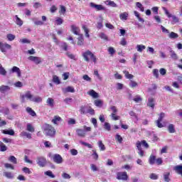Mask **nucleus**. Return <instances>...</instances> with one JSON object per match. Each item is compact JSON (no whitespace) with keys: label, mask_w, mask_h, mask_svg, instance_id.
Instances as JSON below:
<instances>
[{"label":"nucleus","mask_w":182,"mask_h":182,"mask_svg":"<svg viewBox=\"0 0 182 182\" xmlns=\"http://www.w3.org/2000/svg\"><path fill=\"white\" fill-rule=\"evenodd\" d=\"M25 99L30 100V102H33L34 103H41L42 102V97L33 95L31 91H27L21 95V102L23 103H25Z\"/></svg>","instance_id":"obj_1"},{"label":"nucleus","mask_w":182,"mask_h":182,"mask_svg":"<svg viewBox=\"0 0 182 182\" xmlns=\"http://www.w3.org/2000/svg\"><path fill=\"white\" fill-rule=\"evenodd\" d=\"M44 132L46 134V136H50V137H53L55 134H56V130H55V128L52 127L51 125H49L48 124H46L44 125Z\"/></svg>","instance_id":"obj_2"},{"label":"nucleus","mask_w":182,"mask_h":182,"mask_svg":"<svg viewBox=\"0 0 182 182\" xmlns=\"http://www.w3.org/2000/svg\"><path fill=\"white\" fill-rule=\"evenodd\" d=\"M163 11H164L165 12V15H166V16L168 18H172V23H178V22H180V20L178 19V18L177 16H176L175 15H172L171 14H170V12L168 11V10H167V9L166 7H163L162 8Z\"/></svg>","instance_id":"obj_3"},{"label":"nucleus","mask_w":182,"mask_h":182,"mask_svg":"<svg viewBox=\"0 0 182 182\" xmlns=\"http://www.w3.org/2000/svg\"><path fill=\"white\" fill-rule=\"evenodd\" d=\"M53 161L55 163V164H62L63 163V158L59 154H55L52 156Z\"/></svg>","instance_id":"obj_4"},{"label":"nucleus","mask_w":182,"mask_h":182,"mask_svg":"<svg viewBox=\"0 0 182 182\" xmlns=\"http://www.w3.org/2000/svg\"><path fill=\"white\" fill-rule=\"evenodd\" d=\"M12 49V46L7 43L0 42V50L2 53H6V50Z\"/></svg>","instance_id":"obj_5"},{"label":"nucleus","mask_w":182,"mask_h":182,"mask_svg":"<svg viewBox=\"0 0 182 182\" xmlns=\"http://www.w3.org/2000/svg\"><path fill=\"white\" fill-rule=\"evenodd\" d=\"M90 8H93L95 11H106V7L102 4H96L93 2L90 3Z\"/></svg>","instance_id":"obj_6"},{"label":"nucleus","mask_w":182,"mask_h":182,"mask_svg":"<svg viewBox=\"0 0 182 182\" xmlns=\"http://www.w3.org/2000/svg\"><path fill=\"white\" fill-rule=\"evenodd\" d=\"M165 116H166V114H164V112H161L159 114V117L158 120L156 121V126L159 129H161L162 127H164L163 124H161V122H163V119H164Z\"/></svg>","instance_id":"obj_7"},{"label":"nucleus","mask_w":182,"mask_h":182,"mask_svg":"<svg viewBox=\"0 0 182 182\" xmlns=\"http://www.w3.org/2000/svg\"><path fill=\"white\" fill-rule=\"evenodd\" d=\"M117 180H122L123 181H127V178H129V176H127V172H118L117 174Z\"/></svg>","instance_id":"obj_8"},{"label":"nucleus","mask_w":182,"mask_h":182,"mask_svg":"<svg viewBox=\"0 0 182 182\" xmlns=\"http://www.w3.org/2000/svg\"><path fill=\"white\" fill-rule=\"evenodd\" d=\"M37 164H38L40 167H45V166H46V159L43 156L37 157Z\"/></svg>","instance_id":"obj_9"},{"label":"nucleus","mask_w":182,"mask_h":182,"mask_svg":"<svg viewBox=\"0 0 182 182\" xmlns=\"http://www.w3.org/2000/svg\"><path fill=\"white\" fill-rule=\"evenodd\" d=\"M28 60H31V62H34L36 65H39L40 63H42V60H41V58L39 57H35V56H29L28 58Z\"/></svg>","instance_id":"obj_10"},{"label":"nucleus","mask_w":182,"mask_h":182,"mask_svg":"<svg viewBox=\"0 0 182 182\" xmlns=\"http://www.w3.org/2000/svg\"><path fill=\"white\" fill-rule=\"evenodd\" d=\"M92 56V52L90 50H87L82 53V57L84 58V60L85 62H90V59L89 58H91Z\"/></svg>","instance_id":"obj_11"},{"label":"nucleus","mask_w":182,"mask_h":182,"mask_svg":"<svg viewBox=\"0 0 182 182\" xmlns=\"http://www.w3.org/2000/svg\"><path fill=\"white\" fill-rule=\"evenodd\" d=\"M63 93H75V88L72 86H68L65 88H62Z\"/></svg>","instance_id":"obj_12"},{"label":"nucleus","mask_w":182,"mask_h":182,"mask_svg":"<svg viewBox=\"0 0 182 182\" xmlns=\"http://www.w3.org/2000/svg\"><path fill=\"white\" fill-rule=\"evenodd\" d=\"M11 90V87L8 85H1L0 86V92L1 93H6V92H9Z\"/></svg>","instance_id":"obj_13"},{"label":"nucleus","mask_w":182,"mask_h":182,"mask_svg":"<svg viewBox=\"0 0 182 182\" xmlns=\"http://www.w3.org/2000/svg\"><path fill=\"white\" fill-rule=\"evenodd\" d=\"M12 73H17L18 77H21V69L16 66H14L11 69Z\"/></svg>","instance_id":"obj_14"},{"label":"nucleus","mask_w":182,"mask_h":182,"mask_svg":"<svg viewBox=\"0 0 182 182\" xmlns=\"http://www.w3.org/2000/svg\"><path fill=\"white\" fill-rule=\"evenodd\" d=\"M20 137H26V139H32V134L29 132L23 131L20 133Z\"/></svg>","instance_id":"obj_15"},{"label":"nucleus","mask_w":182,"mask_h":182,"mask_svg":"<svg viewBox=\"0 0 182 182\" xmlns=\"http://www.w3.org/2000/svg\"><path fill=\"white\" fill-rule=\"evenodd\" d=\"M173 170L177 174L182 176V165H178L174 166Z\"/></svg>","instance_id":"obj_16"},{"label":"nucleus","mask_w":182,"mask_h":182,"mask_svg":"<svg viewBox=\"0 0 182 182\" xmlns=\"http://www.w3.org/2000/svg\"><path fill=\"white\" fill-rule=\"evenodd\" d=\"M3 176L10 180H12V178H14L15 177L14 173H12L11 172H9V171H4L3 173Z\"/></svg>","instance_id":"obj_17"},{"label":"nucleus","mask_w":182,"mask_h":182,"mask_svg":"<svg viewBox=\"0 0 182 182\" xmlns=\"http://www.w3.org/2000/svg\"><path fill=\"white\" fill-rule=\"evenodd\" d=\"M76 133H77V136H79V137H85V136H86L85 131L82 129H76Z\"/></svg>","instance_id":"obj_18"},{"label":"nucleus","mask_w":182,"mask_h":182,"mask_svg":"<svg viewBox=\"0 0 182 182\" xmlns=\"http://www.w3.org/2000/svg\"><path fill=\"white\" fill-rule=\"evenodd\" d=\"M147 106H149V107H151V109H154V98L149 97L148 99Z\"/></svg>","instance_id":"obj_19"},{"label":"nucleus","mask_w":182,"mask_h":182,"mask_svg":"<svg viewBox=\"0 0 182 182\" xmlns=\"http://www.w3.org/2000/svg\"><path fill=\"white\" fill-rule=\"evenodd\" d=\"M71 29L73 31V33L75 35H77L78 36H80V33L79 32H80V30L79 29L78 27L75 26H71Z\"/></svg>","instance_id":"obj_20"},{"label":"nucleus","mask_w":182,"mask_h":182,"mask_svg":"<svg viewBox=\"0 0 182 182\" xmlns=\"http://www.w3.org/2000/svg\"><path fill=\"white\" fill-rule=\"evenodd\" d=\"M87 94L93 97V99H97V97H99V94H97V92L93 90H91L89 92H87Z\"/></svg>","instance_id":"obj_21"},{"label":"nucleus","mask_w":182,"mask_h":182,"mask_svg":"<svg viewBox=\"0 0 182 182\" xmlns=\"http://www.w3.org/2000/svg\"><path fill=\"white\" fill-rule=\"evenodd\" d=\"M46 103L50 107H53V106H55V100L53 98H48Z\"/></svg>","instance_id":"obj_22"},{"label":"nucleus","mask_w":182,"mask_h":182,"mask_svg":"<svg viewBox=\"0 0 182 182\" xmlns=\"http://www.w3.org/2000/svg\"><path fill=\"white\" fill-rule=\"evenodd\" d=\"M59 122H62V118L58 115H55L52 119V123H53V124H58Z\"/></svg>","instance_id":"obj_23"},{"label":"nucleus","mask_w":182,"mask_h":182,"mask_svg":"<svg viewBox=\"0 0 182 182\" xmlns=\"http://www.w3.org/2000/svg\"><path fill=\"white\" fill-rule=\"evenodd\" d=\"M4 134H9V136H14L15 134V131L14 129H4L2 130Z\"/></svg>","instance_id":"obj_24"},{"label":"nucleus","mask_w":182,"mask_h":182,"mask_svg":"<svg viewBox=\"0 0 182 182\" xmlns=\"http://www.w3.org/2000/svg\"><path fill=\"white\" fill-rule=\"evenodd\" d=\"M169 53H170V56L171 59H173V60H177V59H178V56L177 55L176 52H174V50H171Z\"/></svg>","instance_id":"obj_25"},{"label":"nucleus","mask_w":182,"mask_h":182,"mask_svg":"<svg viewBox=\"0 0 182 182\" xmlns=\"http://www.w3.org/2000/svg\"><path fill=\"white\" fill-rule=\"evenodd\" d=\"M27 113H28L30 114V116H33V117H35V116H36V112H35V111H33V109H32V108L28 107L26 109Z\"/></svg>","instance_id":"obj_26"},{"label":"nucleus","mask_w":182,"mask_h":182,"mask_svg":"<svg viewBox=\"0 0 182 182\" xmlns=\"http://www.w3.org/2000/svg\"><path fill=\"white\" fill-rule=\"evenodd\" d=\"M119 18L122 21H127V18H129V14L127 12H124L119 14Z\"/></svg>","instance_id":"obj_27"},{"label":"nucleus","mask_w":182,"mask_h":182,"mask_svg":"<svg viewBox=\"0 0 182 182\" xmlns=\"http://www.w3.org/2000/svg\"><path fill=\"white\" fill-rule=\"evenodd\" d=\"M97 144H98V147H99L100 151H105V150H106V146L103 144V141H99L97 142Z\"/></svg>","instance_id":"obj_28"},{"label":"nucleus","mask_w":182,"mask_h":182,"mask_svg":"<svg viewBox=\"0 0 182 182\" xmlns=\"http://www.w3.org/2000/svg\"><path fill=\"white\" fill-rule=\"evenodd\" d=\"M16 18V23L18 26H22L23 25V21H22L20 18L18 17V15L15 16Z\"/></svg>","instance_id":"obj_29"},{"label":"nucleus","mask_w":182,"mask_h":182,"mask_svg":"<svg viewBox=\"0 0 182 182\" xmlns=\"http://www.w3.org/2000/svg\"><path fill=\"white\" fill-rule=\"evenodd\" d=\"M53 82L55 85H60V79H59L58 75H53Z\"/></svg>","instance_id":"obj_30"},{"label":"nucleus","mask_w":182,"mask_h":182,"mask_svg":"<svg viewBox=\"0 0 182 182\" xmlns=\"http://www.w3.org/2000/svg\"><path fill=\"white\" fill-rule=\"evenodd\" d=\"M89 108L86 106H81L80 108V112L81 113V114H86V113H87V109Z\"/></svg>","instance_id":"obj_31"},{"label":"nucleus","mask_w":182,"mask_h":182,"mask_svg":"<svg viewBox=\"0 0 182 182\" xmlns=\"http://www.w3.org/2000/svg\"><path fill=\"white\" fill-rule=\"evenodd\" d=\"M164 180L166 182L170 181V172L164 173Z\"/></svg>","instance_id":"obj_32"},{"label":"nucleus","mask_w":182,"mask_h":182,"mask_svg":"<svg viewBox=\"0 0 182 182\" xmlns=\"http://www.w3.org/2000/svg\"><path fill=\"white\" fill-rule=\"evenodd\" d=\"M136 49L137 50V52H143V50H144V49H146V46L144 45H137L136 47Z\"/></svg>","instance_id":"obj_33"},{"label":"nucleus","mask_w":182,"mask_h":182,"mask_svg":"<svg viewBox=\"0 0 182 182\" xmlns=\"http://www.w3.org/2000/svg\"><path fill=\"white\" fill-rule=\"evenodd\" d=\"M129 86L132 89H134V87H137V86H139V84L136 81L131 80L129 83Z\"/></svg>","instance_id":"obj_34"},{"label":"nucleus","mask_w":182,"mask_h":182,"mask_svg":"<svg viewBox=\"0 0 182 182\" xmlns=\"http://www.w3.org/2000/svg\"><path fill=\"white\" fill-rule=\"evenodd\" d=\"M168 132L170 133H176V128H174V124H171L168 126Z\"/></svg>","instance_id":"obj_35"},{"label":"nucleus","mask_w":182,"mask_h":182,"mask_svg":"<svg viewBox=\"0 0 182 182\" xmlns=\"http://www.w3.org/2000/svg\"><path fill=\"white\" fill-rule=\"evenodd\" d=\"M123 73L125 75V77L127 79H133V77H134V75L129 73V71H127V70H124L123 71Z\"/></svg>","instance_id":"obj_36"},{"label":"nucleus","mask_w":182,"mask_h":182,"mask_svg":"<svg viewBox=\"0 0 182 182\" xmlns=\"http://www.w3.org/2000/svg\"><path fill=\"white\" fill-rule=\"evenodd\" d=\"M26 131L30 132L31 133H33V132H35V128H33V126H32V124H27Z\"/></svg>","instance_id":"obj_37"},{"label":"nucleus","mask_w":182,"mask_h":182,"mask_svg":"<svg viewBox=\"0 0 182 182\" xmlns=\"http://www.w3.org/2000/svg\"><path fill=\"white\" fill-rule=\"evenodd\" d=\"M168 38L170 39H177V38H178V34L172 31L168 34Z\"/></svg>","instance_id":"obj_38"},{"label":"nucleus","mask_w":182,"mask_h":182,"mask_svg":"<svg viewBox=\"0 0 182 182\" xmlns=\"http://www.w3.org/2000/svg\"><path fill=\"white\" fill-rule=\"evenodd\" d=\"M104 129L105 130H107V132H110V130H112V126L110 125V123L105 122Z\"/></svg>","instance_id":"obj_39"},{"label":"nucleus","mask_w":182,"mask_h":182,"mask_svg":"<svg viewBox=\"0 0 182 182\" xmlns=\"http://www.w3.org/2000/svg\"><path fill=\"white\" fill-rule=\"evenodd\" d=\"M9 161H11V163H13V164H18L17 159L14 156H10L9 157Z\"/></svg>","instance_id":"obj_40"},{"label":"nucleus","mask_w":182,"mask_h":182,"mask_svg":"<svg viewBox=\"0 0 182 182\" xmlns=\"http://www.w3.org/2000/svg\"><path fill=\"white\" fill-rule=\"evenodd\" d=\"M149 164L153 166V164H154V163H156V156L151 155L150 157H149Z\"/></svg>","instance_id":"obj_41"},{"label":"nucleus","mask_w":182,"mask_h":182,"mask_svg":"<svg viewBox=\"0 0 182 182\" xmlns=\"http://www.w3.org/2000/svg\"><path fill=\"white\" fill-rule=\"evenodd\" d=\"M8 150V148L5 146L4 142L0 141V151H6Z\"/></svg>","instance_id":"obj_42"},{"label":"nucleus","mask_w":182,"mask_h":182,"mask_svg":"<svg viewBox=\"0 0 182 182\" xmlns=\"http://www.w3.org/2000/svg\"><path fill=\"white\" fill-rule=\"evenodd\" d=\"M80 143L82 146H85V147H88V149H93V146H92V144H88L87 142H85L83 141H80Z\"/></svg>","instance_id":"obj_43"},{"label":"nucleus","mask_w":182,"mask_h":182,"mask_svg":"<svg viewBox=\"0 0 182 182\" xmlns=\"http://www.w3.org/2000/svg\"><path fill=\"white\" fill-rule=\"evenodd\" d=\"M83 35L80 34V36L78 37V42H77V45H79L80 46H82V45H83Z\"/></svg>","instance_id":"obj_44"},{"label":"nucleus","mask_w":182,"mask_h":182,"mask_svg":"<svg viewBox=\"0 0 182 182\" xmlns=\"http://www.w3.org/2000/svg\"><path fill=\"white\" fill-rule=\"evenodd\" d=\"M82 29L85 31L86 38H89L90 36L89 35V28L86 27V26H82Z\"/></svg>","instance_id":"obj_45"},{"label":"nucleus","mask_w":182,"mask_h":182,"mask_svg":"<svg viewBox=\"0 0 182 182\" xmlns=\"http://www.w3.org/2000/svg\"><path fill=\"white\" fill-rule=\"evenodd\" d=\"M136 6L139 8V9H140L141 12H144V7L143 6V5L141 4V3L140 2H136Z\"/></svg>","instance_id":"obj_46"},{"label":"nucleus","mask_w":182,"mask_h":182,"mask_svg":"<svg viewBox=\"0 0 182 182\" xmlns=\"http://www.w3.org/2000/svg\"><path fill=\"white\" fill-rule=\"evenodd\" d=\"M0 75H2V76H6V70L2 65L0 64Z\"/></svg>","instance_id":"obj_47"},{"label":"nucleus","mask_w":182,"mask_h":182,"mask_svg":"<svg viewBox=\"0 0 182 182\" xmlns=\"http://www.w3.org/2000/svg\"><path fill=\"white\" fill-rule=\"evenodd\" d=\"M7 39H8V41H9L10 42H12V41H14L15 40V35H14V34H11V33H9V34H7Z\"/></svg>","instance_id":"obj_48"},{"label":"nucleus","mask_w":182,"mask_h":182,"mask_svg":"<svg viewBox=\"0 0 182 182\" xmlns=\"http://www.w3.org/2000/svg\"><path fill=\"white\" fill-rule=\"evenodd\" d=\"M22 171H23V173H25L26 174H32V171L28 167H23L22 168Z\"/></svg>","instance_id":"obj_49"},{"label":"nucleus","mask_w":182,"mask_h":182,"mask_svg":"<svg viewBox=\"0 0 182 182\" xmlns=\"http://www.w3.org/2000/svg\"><path fill=\"white\" fill-rule=\"evenodd\" d=\"M95 105L97 107H102V105H103V102L100 100H97L95 101Z\"/></svg>","instance_id":"obj_50"},{"label":"nucleus","mask_w":182,"mask_h":182,"mask_svg":"<svg viewBox=\"0 0 182 182\" xmlns=\"http://www.w3.org/2000/svg\"><path fill=\"white\" fill-rule=\"evenodd\" d=\"M134 102H135L136 103H139L140 102H141V100H143V99L141 98V97H140V95H136L134 99H133Z\"/></svg>","instance_id":"obj_51"},{"label":"nucleus","mask_w":182,"mask_h":182,"mask_svg":"<svg viewBox=\"0 0 182 182\" xmlns=\"http://www.w3.org/2000/svg\"><path fill=\"white\" fill-rule=\"evenodd\" d=\"M33 21L37 26H42V25H43V22L42 21L33 19Z\"/></svg>","instance_id":"obj_52"},{"label":"nucleus","mask_w":182,"mask_h":182,"mask_svg":"<svg viewBox=\"0 0 182 182\" xmlns=\"http://www.w3.org/2000/svg\"><path fill=\"white\" fill-rule=\"evenodd\" d=\"M46 176L50 177L51 178H55V175L52 173L51 171H47L45 172Z\"/></svg>","instance_id":"obj_53"},{"label":"nucleus","mask_w":182,"mask_h":182,"mask_svg":"<svg viewBox=\"0 0 182 182\" xmlns=\"http://www.w3.org/2000/svg\"><path fill=\"white\" fill-rule=\"evenodd\" d=\"M109 109L111 112H112L111 114H116L117 113V108L116 106H111Z\"/></svg>","instance_id":"obj_54"},{"label":"nucleus","mask_w":182,"mask_h":182,"mask_svg":"<svg viewBox=\"0 0 182 182\" xmlns=\"http://www.w3.org/2000/svg\"><path fill=\"white\" fill-rule=\"evenodd\" d=\"M60 9L59 11V14L65 15V14L66 13V7H65L64 6H60Z\"/></svg>","instance_id":"obj_55"},{"label":"nucleus","mask_w":182,"mask_h":182,"mask_svg":"<svg viewBox=\"0 0 182 182\" xmlns=\"http://www.w3.org/2000/svg\"><path fill=\"white\" fill-rule=\"evenodd\" d=\"M82 79L83 80H85V82H92V78L87 75H84Z\"/></svg>","instance_id":"obj_56"},{"label":"nucleus","mask_w":182,"mask_h":182,"mask_svg":"<svg viewBox=\"0 0 182 182\" xmlns=\"http://www.w3.org/2000/svg\"><path fill=\"white\" fill-rule=\"evenodd\" d=\"M92 157L94 159V160H97L99 159V154H97V152H96V151L92 150Z\"/></svg>","instance_id":"obj_57"},{"label":"nucleus","mask_w":182,"mask_h":182,"mask_svg":"<svg viewBox=\"0 0 182 182\" xmlns=\"http://www.w3.org/2000/svg\"><path fill=\"white\" fill-rule=\"evenodd\" d=\"M149 178H151V180H157L159 178V176L156 173H151Z\"/></svg>","instance_id":"obj_58"},{"label":"nucleus","mask_w":182,"mask_h":182,"mask_svg":"<svg viewBox=\"0 0 182 182\" xmlns=\"http://www.w3.org/2000/svg\"><path fill=\"white\" fill-rule=\"evenodd\" d=\"M111 117L112 120H119L120 119V116L116 115V114H111Z\"/></svg>","instance_id":"obj_59"},{"label":"nucleus","mask_w":182,"mask_h":182,"mask_svg":"<svg viewBox=\"0 0 182 182\" xmlns=\"http://www.w3.org/2000/svg\"><path fill=\"white\" fill-rule=\"evenodd\" d=\"M4 167L6 168H11V170H15V167L11 164H5Z\"/></svg>","instance_id":"obj_60"},{"label":"nucleus","mask_w":182,"mask_h":182,"mask_svg":"<svg viewBox=\"0 0 182 182\" xmlns=\"http://www.w3.org/2000/svg\"><path fill=\"white\" fill-rule=\"evenodd\" d=\"M19 42L21 43H31V41L27 38H21L19 40Z\"/></svg>","instance_id":"obj_61"},{"label":"nucleus","mask_w":182,"mask_h":182,"mask_svg":"<svg viewBox=\"0 0 182 182\" xmlns=\"http://www.w3.org/2000/svg\"><path fill=\"white\" fill-rule=\"evenodd\" d=\"M94 75L95 76H97L99 80H102V77L100 76V74H99V71H97V70H94Z\"/></svg>","instance_id":"obj_62"},{"label":"nucleus","mask_w":182,"mask_h":182,"mask_svg":"<svg viewBox=\"0 0 182 182\" xmlns=\"http://www.w3.org/2000/svg\"><path fill=\"white\" fill-rule=\"evenodd\" d=\"M100 38H101V39H104V41H107V36H106V34H105V33H100Z\"/></svg>","instance_id":"obj_63"},{"label":"nucleus","mask_w":182,"mask_h":182,"mask_svg":"<svg viewBox=\"0 0 182 182\" xmlns=\"http://www.w3.org/2000/svg\"><path fill=\"white\" fill-rule=\"evenodd\" d=\"M87 113H90L91 115L95 114V109H92V107H88L87 109Z\"/></svg>","instance_id":"obj_64"}]
</instances>
